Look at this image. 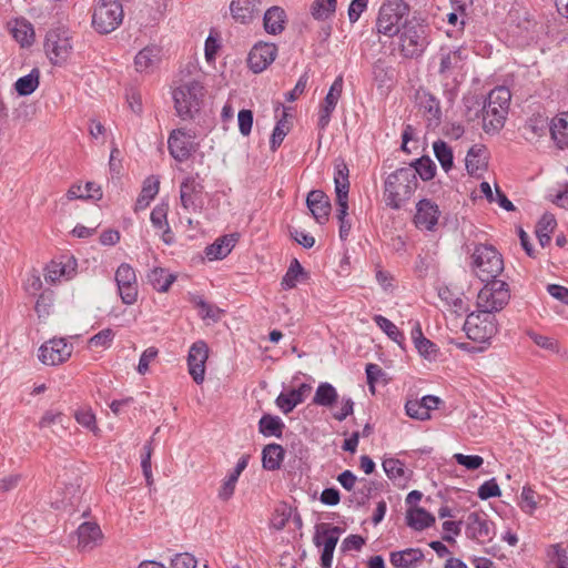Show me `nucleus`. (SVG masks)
Wrapping results in <instances>:
<instances>
[{
    "label": "nucleus",
    "instance_id": "obj_39",
    "mask_svg": "<svg viewBox=\"0 0 568 568\" xmlns=\"http://www.w3.org/2000/svg\"><path fill=\"white\" fill-rule=\"evenodd\" d=\"M334 172V184L336 195H348L349 181H348V168L344 161H339L335 164Z\"/></svg>",
    "mask_w": 568,
    "mask_h": 568
},
{
    "label": "nucleus",
    "instance_id": "obj_60",
    "mask_svg": "<svg viewBox=\"0 0 568 568\" xmlns=\"http://www.w3.org/2000/svg\"><path fill=\"white\" fill-rule=\"evenodd\" d=\"M239 130L243 135H248L253 125V112L243 109L237 114Z\"/></svg>",
    "mask_w": 568,
    "mask_h": 568
},
{
    "label": "nucleus",
    "instance_id": "obj_62",
    "mask_svg": "<svg viewBox=\"0 0 568 568\" xmlns=\"http://www.w3.org/2000/svg\"><path fill=\"white\" fill-rule=\"evenodd\" d=\"M64 275L65 266L60 262L52 261L45 268L44 277L47 282L54 283Z\"/></svg>",
    "mask_w": 568,
    "mask_h": 568
},
{
    "label": "nucleus",
    "instance_id": "obj_12",
    "mask_svg": "<svg viewBox=\"0 0 568 568\" xmlns=\"http://www.w3.org/2000/svg\"><path fill=\"white\" fill-rule=\"evenodd\" d=\"M114 280L122 303L134 304L139 294L135 270L128 263H121L115 271Z\"/></svg>",
    "mask_w": 568,
    "mask_h": 568
},
{
    "label": "nucleus",
    "instance_id": "obj_59",
    "mask_svg": "<svg viewBox=\"0 0 568 568\" xmlns=\"http://www.w3.org/2000/svg\"><path fill=\"white\" fill-rule=\"evenodd\" d=\"M369 0H352L348 7V20L355 23L359 20L362 13L367 9Z\"/></svg>",
    "mask_w": 568,
    "mask_h": 568
},
{
    "label": "nucleus",
    "instance_id": "obj_46",
    "mask_svg": "<svg viewBox=\"0 0 568 568\" xmlns=\"http://www.w3.org/2000/svg\"><path fill=\"white\" fill-rule=\"evenodd\" d=\"M359 484L361 486L353 490V495L349 497V503L362 507L369 500L372 493L375 489V485L366 478H362Z\"/></svg>",
    "mask_w": 568,
    "mask_h": 568
},
{
    "label": "nucleus",
    "instance_id": "obj_36",
    "mask_svg": "<svg viewBox=\"0 0 568 568\" xmlns=\"http://www.w3.org/2000/svg\"><path fill=\"white\" fill-rule=\"evenodd\" d=\"M285 425L278 416L264 414L258 422V430L263 436L282 437Z\"/></svg>",
    "mask_w": 568,
    "mask_h": 568
},
{
    "label": "nucleus",
    "instance_id": "obj_63",
    "mask_svg": "<svg viewBox=\"0 0 568 568\" xmlns=\"http://www.w3.org/2000/svg\"><path fill=\"white\" fill-rule=\"evenodd\" d=\"M308 74L307 72L303 73L300 79L297 80L295 87L293 90L286 93L285 98L287 101L293 102L296 99H298L305 91L307 83H308Z\"/></svg>",
    "mask_w": 568,
    "mask_h": 568
},
{
    "label": "nucleus",
    "instance_id": "obj_10",
    "mask_svg": "<svg viewBox=\"0 0 568 568\" xmlns=\"http://www.w3.org/2000/svg\"><path fill=\"white\" fill-rule=\"evenodd\" d=\"M204 185L199 174L189 175L180 184L181 206L187 213H201L204 207Z\"/></svg>",
    "mask_w": 568,
    "mask_h": 568
},
{
    "label": "nucleus",
    "instance_id": "obj_37",
    "mask_svg": "<svg viewBox=\"0 0 568 568\" xmlns=\"http://www.w3.org/2000/svg\"><path fill=\"white\" fill-rule=\"evenodd\" d=\"M148 280L158 292H166L175 281V276L164 268L155 267L148 274Z\"/></svg>",
    "mask_w": 568,
    "mask_h": 568
},
{
    "label": "nucleus",
    "instance_id": "obj_40",
    "mask_svg": "<svg viewBox=\"0 0 568 568\" xmlns=\"http://www.w3.org/2000/svg\"><path fill=\"white\" fill-rule=\"evenodd\" d=\"M337 392L329 383H321L315 392L313 403L320 406L331 407L337 400Z\"/></svg>",
    "mask_w": 568,
    "mask_h": 568
},
{
    "label": "nucleus",
    "instance_id": "obj_16",
    "mask_svg": "<svg viewBox=\"0 0 568 568\" xmlns=\"http://www.w3.org/2000/svg\"><path fill=\"white\" fill-rule=\"evenodd\" d=\"M209 358V346L206 342L199 339L194 342L187 354L189 374L193 381L201 385L205 378V364Z\"/></svg>",
    "mask_w": 568,
    "mask_h": 568
},
{
    "label": "nucleus",
    "instance_id": "obj_55",
    "mask_svg": "<svg viewBox=\"0 0 568 568\" xmlns=\"http://www.w3.org/2000/svg\"><path fill=\"white\" fill-rule=\"evenodd\" d=\"M151 456H152V445L151 442L146 443L143 446V453L141 455V467L143 475L145 477L146 484L150 486L153 483L152 469H151Z\"/></svg>",
    "mask_w": 568,
    "mask_h": 568
},
{
    "label": "nucleus",
    "instance_id": "obj_23",
    "mask_svg": "<svg viewBox=\"0 0 568 568\" xmlns=\"http://www.w3.org/2000/svg\"><path fill=\"white\" fill-rule=\"evenodd\" d=\"M78 548L82 551L93 549L102 538L100 527L94 523H83L78 530Z\"/></svg>",
    "mask_w": 568,
    "mask_h": 568
},
{
    "label": "nucleus",
    "instance_id": "obj_25",
    "mask_svg": "<svg viewBox=\"0 0 568 568\" xmlns=\"http://www.w3.org/2000/svg\"><path fill=\"white\" fill-rule=\"evenodd\" d=\"M465 166L470 175L481 176L487 169L485 148L481 145H473L465 158Z\"/></svg>",
    "mask_w": 568,
    "mask_h": 568
},
{
    "label": "nucleus",
    "instance_id": "obj_18",
    "mask_svg": "<svg viewBox=\"0 0 568 568\" xmlns=\"http://www.w3.org/2000/svg\"><path fill=\"white\" fill-rule=\"evenodd\" d=\"M276 55L277 47L274 43L258 42L248 52L247 65L254 73H261L275 60Z\"/></svg>",
    "mask_w": 568,
    "mask_h": 568
},
{
    "label": "nucleus",
    "instance_id": "obj_19",
    "mask_svg": "<svg viewBox=\"0 0 568 568\" xmlns=\"http://www.w3.org/2000/svg\"><path fill=\"white\" fill-rule=\"evenodd\" d=\"M439 216L440 211L438 205L429 199H423L416 204V213L413 221L418 230L434 231Z\"/></svg>",
    "mask_w": 568,
    "mask_h": 568
},
{
    "label": "nucleus",
    "instance_id": "obj_41",
    "mask_svg": "<svg viewBox=\"0 0 568 568\" xmlns=\"http://www.w3.org/2000/svg\"><path fill=\"white\" fill-rule=\"evenodd\" d=\"M484 513H471L468 515L469 529L477 538H486L490 534V526Z\"/></svg>",
    "mask_w": 568,
    "mask_h": 568
},
{
    "label": "nucleus",
    "instance_id": "obj_34",
    "mask_svg": "<svg viewBox=\"0 0 568 568\" xmlns=\"http://www.w3.org/2000/svg\"><path fill=\"white\" fill-rule=\"evenodd\" d=\"M160 181L154 176H149L142 186L141 193L136 199L134 210L142 211L145 210L150 202L159 193Z\"/></svg>",
    "mask_w": 568,
    "mask_h": 568
},
{
    "label": "nucleus",
    "instance_id": "obj_45",
    "mask_svg": "<svg viewBox=\"0 0 568 568\" xmlns=\"http://www.w3.org/2000/svg\"><path fill=\"white\" fill-rule=\"evenodd\" d=\"M374 322L392 341L397 343L399 346L403 345L405 336L393 322L383 315H375Z\"/></svg>",
    "mask_w": 568,
    "mask_h": 568
},
{
    "label": "nucleus",
    "instance_id": "obj_30",
    "mask_svg": "<svg viewBox=\"0 0 568 568\" xmlns=\"http://www.w3.org/2000/svg\"><path fill=\"white\" fill-rule=\"evenodd\" d=\"M549 131L551 138L560 149L568 146V112H562L555 116L549 126Z\"/></svg>",
    "mask_w": 568,
    "mask_h": 568
},
{
    "label": "nucleus",
    "instance_id": "obj_64",
    "mask_svg": "<svg viewBox=\"0 0 568 568\" xmlns=\"http://www.w3.org/2000/svg\"><path fill=\"white\" fill-rule=\"evenodd\" d=\"M158 355V349L155 347L146 348L140 356L138 364V372L144 375L149 371V365L151 361H153Z\"/></svg>",
    "mask_w": 568,
    "mask_h": 568
},
{
    "label": "nucleus",
    "instance_id": "obj_24",
    "mask_svg": "<svg viewBox=\"0 0 568 568\" xmlns=\"http://www.w3.org/2000/svg\"><path fill=\"white\" fill-rule=\"evenodd\" d=\"M423 559L424 552L419 548H406L389 554V561L395 568H417Z\"/></svg>",
    "mask_w": 568,
    "mask_h": 568
},
{
    "label": "nucleus",
    "instance_id": "obj_28",
    "mask_svg": "<svg viewBox=\"0 0 568 568\" xmlns=\"http://www.w3.org/2000/svg\"><path fill=\"white\" fill-rule=\"evenodd\" d=\"M237 241L236 234L224 235L205 248V255L210 261L226 257Z\"/></svg>",
    "mask_w": 568,
    "mask_h": 568
},
{
    "label": "nucleus",
    "instance_id": "obj_38",
    "mask_svg": "<svg viewBox=\"0 0 568 568\" xmlns=\"http://www.w3.org/2000/svg\"><path fill=\"white\" fill-rule=\"evenodd\" d=\"M436 159L445 172H449L454 166V155L452 148L444 141L437 140L433 144Z\"/></svg>",
    "mask_w": 568,
    "mask_h": 568
},
{
    "label": "nucleus",
    "instance_id": "obj_2",
    "mask_svg": "<svg viewBox=\"0 0 568 568\" xmlns=\"http://www.w3.org/2000/svg\"><path fill=\"white\" fill-rule=\"evenodd\" d=\"M399 51L404 58H419L429 44V26L420 18L406 19L398 32Z\"/></svg>",
    "mask_w": 568,
    "mask_h": 568
},
{
    "label": "nucleus",
    "instance_id": "obj_44",
    "mask_svg": "<svg viewBox=\"0 0 568 568\" xmlns=\"http://www.w3.org/2000/svg\"><path fill=\"white\" fill-rule=\"evenodd\" d=\"M39 85V71L33 69L29 74L21 77L14 83L17 92L22 95H30Z\"/></svg>",
    "mask_w": 568,
    "mask_h": 568
},
{
    "label": "nucleus",
    "instance_id": "obj_49",
    "mask_svg": "<svg viewBox=\"0 0 568 568\" xmlns=\"http://www.w3.org/2000/svg\"><path fill=\"white\" fill-rule=\"evenodd\" d=\"M338 100L326 95L320 106L317 126L320 130H325L331 121L332 113L334 112Z\"/></svg>",
    "mask_w": 568,
    "mask_h": 568
},
{
    "label": "nucleus",
    "instance_id": "obj_9",
    "mask_svg": "<svg viewBox=\"0 0 568 568\" xmlns=\"http://www.w3.org/2000/svg\"><path fill=\"white\" fill-rule=\"evenodd\" d=\"M342 532V528L329 524L322 523L315 526L313 542L316 547H323L321 554L322 568L332 567L334 550Z\"/></svg>",
    "mask_w": 568,
    "mask_h": 568
},
{
    "label": "nucleus",
    "instance_id": "obj_35",
    "mask_svg": "<svg viewBox=\"0 0 568 568\" xmlns=\"http://www.w3.org/2000/svg\"><path fill=\"white\" fill-rule=\"evenodd\" d=\"M307 277L304 267L301 265L297 258H293L290 266L282 278L281 286L283 290H292L296 287L297 283Z\"/></svg>",
    "mask_w": 568,
    "mask_h": 568
},
{
    "label": "nucleus",
    "instance_id": "obj_22",
    "mask_svg": "<svg viewBox=\"0 0 568 568\" xmlns=\"http://www.w3.org/2000/svg\"><path fill=\"white\" fill-rule=\"evenodd\" d=\"M161 60V49L158 45H148L140 50L134 59V65L140 73L152 72Z\"/></svg>",
    "mask_w": 568,
    "mask_h": 568
},
{
    "label": "nucleus",
    "instance_id": "obj_21",
    "mask_svg": "<svg viewBox=\"0 0 568 568\" xmlns=\"http://www.w3.org/2000/svg\"><path fill=\"white\" fill-rule=\"evenodd\" d=\"M312 390V386L306 383H302L297 388L288 392H282L275 403L277 407L284 414L291 413L297 405L302 404L306 395Z\"/></svg>",
    "mask_w": 568,
    "mask_h": 568
},
{
    "label": "nucleus",
    "instance_id": "obj_47",
    "mask_svg": "<svg viewBox=\"0 0 568 568\" xmlns=\"http://www.w3.org/2000/svg\"><path fill=\"white\" fill-rule=\"evenodd\" d=\"M13 38L21 44V47H29L33 43L34 31L31 23L27 21H17L12 29Z\"/></svg>",
    "mask_w": 568,
    "mask_h": 568
},
{
    "label": "nucleus",
    "instance_id": "obj_31",
    "mask_svg": "<svg viewBox=\"0 0 568 568\" xmlns=\"http://www.w3.org/2000/svg\"><path fill=\"white\" fill-rule=\"evenodd\" d=\"M407 525L415 530H424L435 524V517L422 507H415L407 510Z\"/></svg>",
    "mask_w": 568,
    "mask_h": 568
},
{
    "label": "nucleus",
    "instance_id": "obj_1",
    "mask_svg": "<svg viewBox=\"0 0 568 568\" xmlns=\"http://www.w3.org/2000/svg\"><path fill=\"white\" fill-rule=\"evenodd\" d=\"M418 186L412 168H400L390 173L384 183L385 204L393 210H400L412 197Z\"/></svg>",
    "mask_w": 568,
    "mask_h": 568
},
{
    "label": "nucleus",
    "instance_id": "obj_29",
    "mask_svg": "<svg viewBox=\"0 0 568 568\" xmlns=\"http://www.w3.org/2000/svg\"><path fill=\"white\" fill-rule=\"evenodd\" d=\"M69 418L61 412L48 410L38 423L40 429L51 428L57 436H62L68 429Z\"/></svg>",
    "mask_w": 568,
    "mask_h": 568
},
{
    "label": "nucleus",
    "instance_id": "obj_57",
    "mask_svg": "<svg viewBox=\"0 0 568 568\" xmlns=\"http://www.w3.org/2000/svg\"><path fill=\"white\" fill-rule=\"evenodd\" d=\"M239 477L233 471L224 479L220 490H219V497L222 500H229L235 490L236 483L239 480Z\"/></svg>",
    "mask_w": 568,
    "mask_h": 568
},
{
    "label": "nucleus",
    "instance_id": "obj_15",
    "mask_svg": "<svg viewBox=\"0 0 568 568\" xmlns=\"http://www.w3.org/2000/svg\"><path fill=\"white\" fill-rule=\"evenodd\" d=\"M72 49L69 37L65 31L50 30L44 40V50L53 64H61L64 62Z\"/></svg>",
    "mask_w": 568,
    "mask_h": 568
},
{
    "label": "nucleus",
    "instance_id": "obj_48",
    "mask_svg": "<svg viewBox=\"0 0 568 568\" xmlns=\"http://www.w3.org/2000/svg\"><path fill=\"white\" fill-rule=\"evenodd\" d=\"M293 515V508L285 503L277 505L271 518V526L276 530H282Z\"/></svg>",
    "mask_w": 568,
    "mask_h": 568
},
{
    "label": "nucleus",
    "instance_id": "obj_52",
    "mask_svg": "<svg viewBox=\"0 0 568 568\" xmlns=\"http://www.w3.org/2000/svg\"><path fill=\"white\" fill-rule=\"evenodd\" d=\"M168 212V203H160L152 210L150 219L154 227L169 231Z\"/></svg>",
    "mask_w": 568,
    "mask_h": 568
},
{
    "label": "nucleus",
    "instance_id": "obj_6",
    "mask_svg": "<svg viewBox=\"0 0 568 568\" xmlns=\"http://www.w3.org/2000/svg\"><path fill=\"white\" fill-rule=\"evenodd\" d=\"M495 282H484V287L479 291L477 296V308L479 314L474 315L470 314L465 323V328L467 331V335L471 339H488L489 337H486L485 335H479V327L475 320H479L480 316L484 317V322L488 321V317L494 315V312L497 311V297H496V288H495Z\"/></svg>",
    "mask_w": 568,
    "mask_h": 568
},
{
    "label": "nucleus",
    "instance_id": "obj_61",
    "mask_svg": "<svg viewBox=\"0 0 568 568\" xmlns=\"http://www.w3.org/2000/svg\"><path fill=\"white\" fill-rule=\"evenodd\" d=\"M196 306L202 318H211L213 321H217L220 318L221 310L204 300L200 298L196 302Z\"/></svg>",
    "mask_w": 568,
    "mask_h": 568
},
{
    "label": "nucleus",
    "instance_id": "obj_58",
    "mask_svg": "<svg viewBox=\"0 0 568 568\" xmlns=\"http://www.w3.org/2000/svg\"><path fill=\"white\" fill-rule=\"evenodd\" d=\"M454 459L459 465H462L470 470L478 469L484 463V459L478 455H464L460 453L455 454Z\"/></svg>",
    "mask_w": 568,
    "mask_h": 568
},
{
    "label": "nucleus",
    "instance_id": "obj_33",
    "mask_svg": "<svg viewBox=\"0 0 568 568\" xmlns=\"http://www.w3.org/2000/svg\"><path fill=\"white\" fill-rule=\"evenodd\" d=\"M383 468L387 477L397 486L405 487L407 481L405 465L397 458H385Z\"/></svg>",
    "mask_w": 568,
    "mask_h": 568
},
{
    "label": "nucleus",
    "instance_id": "obj_51",
    "mask_svg": "<svg viewBox=\"0 0 568 568\" xmlns=\"http://www.w3.org/2000/svg\"><path fill=\"white\" fill-rule=\"evenodd\" d=\"M287 113L283 108L282 118L276 122V125L271 135L270 144L271 149L275 151L283 142L284 138L288 133V128H285Z\"/></svg>",
    "mask_w": 568,
    "mask_h": 568
},
{
    "label": "nucleus",
    "instance_id": "obj_26",
    "mask_svg": "<svg viewBox=\"0 0 568 568\" xmlns=\"http://www.w3.org/2000/svg\"><path fill=\"white\" fill-rule=\"evenodd\" d=\"M286 20L285 10L278 6H273L265 11L263 26L267 33L276 36L284 31Z\"/></svg>",
    "mask_w": 568,
    "mask_h": 568
},
{
    "label": "nucleus",
    "instance_id": "obj_8",
    "mask_svg": "<svg viewBox=\"0 0 568 568\" xmlns=\"http://www.w3.org/2000/svg\"><path fill=\"white\" fill-rule=\"evenodd\" d=\"M473 265L481 282L497 278V250L493 244H478L473 253Z\"/></svg>",
    "mask_w": 568,
    "mask_h": 568
},
{
    "label": "nucleus",
    "instance_id": "obj_13",
    "mask_svg": "<svg viewBox=\"0 0 568 568\" xmlns=\"http://www.w3.org/2000/svg\"><path fill=\"white\" fill-rule=\"evenodd\" d=\"M195 133L184 128L171 131L168 139V149L170 155L178 162L186 161L192 152L195 151Z\"/></svg>",
    "mask_w": 568,
    "mask_h": 568
},
{
    "label": "nucleus",
    "instance_id": "obj_43",
    "mask_svg": "<svg viewBox=\"0 0 568 568\" xmlns=\"http://www.w3.org/2000/svg\"><path fill=\"white\" fill-rule=\"evenodd\" d=\"M557 223L552 215L545 214L538 222L536 227V235L539 244L545 247L550 242V234L555 230Z\"/></svg>",
    "mask_w": 568,
    "mask_h": 568
},
{
    "label": "nucleus",
    "instance_id": "obj_42",
    "mask_svg": "<svg viewBox=\"0 0 568 568\" xmlns=\"http://www.w3.org/2000/svg\"><path fill=\"white\" fill-rule=\"evenodd\" d=\"M408 168L413 169L414 176H420L423 181H429L435 176L436 164L428 156H422L412 163Z\"/></svg>",
    "mask_w": 568,
    "mask_h": 568
},
{
    "label": "nucleus",
    "instance_id": "obj_50",
    "mask_svg": "<svg viewBox=\"0 0 568 568\" xmlns=\"http://www.w3.org/2000/svg\"><path fill=\"white\" fill-rule=\"evenodd\" d=\"M336 10V0H314L312 16L317 20L329 18Z\"/></svg>",
    "mask_w": 568,
    "mask_h": 568
},
{
    "label": "nucleus",
    "instance_id": "obj_27",
    "mask_svg": "<svg viewBox=\"0 0 568 568\" xmlns=\"http://www.w3.org/2000/svg\"><path fill=\"white\" fill-rule=\"evenodd\" d=\"M232 17L241 23H250L258 13L256 0H232L230 4Z\"/></svg>",
    "mask_w": 568,
    "mask_h": 568
},
{
    "label": "nucleus",
    "instance_id": "obj_14",
    "mask_svg": "<svg viewBox=\"0 0 568 568\" xmlns=\"http://www.w3.org/2000/svg\"><path fill=\"white\" fill-rule=\"evenodd\" d=\"M439 60L438 73L443 79L453 78L460 72L467 59L466 50L462 47H442L437 54Z\"/></svg>",
    "mask_w": 568,
    "mask_h": 568
},
{
    "label": "nucleus",
    "instance_id": "obj_32",
    "mask_svg": "<svg viewBox=\"0 0 568 568\" xmlns=\"http://www.w3.org/2000/svg\"><path fill=\"white\" fill-rule=\"evenodd\" d=\"M285 452L278 444H268L262 450V464L266 470H276L281 468Z\"/></svg>",
    "mask_w": 568,
    "mask_h": 568
},
{
    "label": "nucleus",
    "instance_id": "obj_5",
    "mask_svg": "<svg viewBox=\"0 0 568 568\" xmlns=\"http://www.w3.org/2000/svg\"><path fill=\"white\" fill-rule=\"evenodd\" d=\"M204 87L199 81L181 84L173 91L174 108L182 120H191L200 111Z\"/></svg>",
    "mask_w": 568,
    "mask_h": 568
},
{
    "label": "nucleus",
    "instance_id": "obj_20",
    "mask_svg": "<svg viewBox=\"0 0 568 568\" xmlns=\"http://www.w3.org/2000/svg\"><path fill=\"white\" fill-rule=\"evenodd\" d=\"M306 204L316 222L324 224L328 221L331 202L328 196L323 191H311L307 194Z\"/></svg>",
    "mask_w": 568,
    "mask_h": 568
},
{
    "label": "nucleus",
    "instance_id": "obj_54",
    "mask_svg": "<svg viewBox=\"0 0 568 568\" xmlns=\"http://www.w3.org/2000/svg\"><path fill=\"white\" fill-rule=\"evenodd\" d=\"M115 334L111 328H104L99 333L94 334L89 339V345L91 347H103L106 348L111 345Z\"/></svg>",
    "mask_w": 568,
    "mask_h": 568
},
{
    "label": "nucleus",
    "instance_id": "obj_7",
    "mask_svg": "<svg viewBox=\"0 0 568 568\" xmlns=\"http://www.w3.org/2000/svg\"><path fill=\"white\" fill-rule=\"evenodd\" d=\"M123 17L119 0H100L92 16V26L99 33L108 34L122 23Z\"/></svg>",
    "mask_w": 568,
    "mask_h": 568
},
{
    "label": "nucleus",
    "instance_id": "obj_17",
    "mask_svg": "<svg viewBox=\"0 0 568 568\" xmlns=\"http://www.w3.org/2000/svg\"><path fill=\"white\" fill-rule=\"evenodd\" d=\"M73 346L64 338H53L45 342L39 348V359L45 365H59L65 362L72 354Z\"/></svg>",
    "mask_w": 568,
    "mask_h": 568
},
{
    "label": "nucleus",
    "instance_id": "obj_11",
    "mask_svg": "<svg viewBox=\"0 0 568 568\" xmlns=\"http://www.w3.org/2000/svg\"><path fill=\"white\" fill-rule=\"evenodd\" d=\"M495 92V89L490 90L487 99H483L476 95L468 97L464 99L465 106L467 109L466 115L470 120H475L479 118L481 114L483 118V128L486 132L495 131L497 120V108L493 106L491 97Z\"/></svg>",
    "mask_w": 568,
    "mask_h": 568
},
{
    "label": "nucleus",
    "instance_id": "obj_56",
    "mask_svg": "<svg viewBox=\"0 0 568 568\" xmlns=\"http://www.w3.org/2000/svg\"><path fill=\"white\" fill-rule=\"evenodd\" d=\"M74 418L81 426H83L90 430L98 429L97 422H95V415L93 414V412L90 408L78 409L74 413Z\"/></svg>",
    "mask_w": 568,
    "mask_h": 568
},
{
    "label": "nucleus",
    "instance_id": "obj_53",
    "mask_svg": "<svg viewBox=\"0 0 568 568\" xmlns=\"http://www.w3.org/2000/svg\"><path fill=\"white\" fill-rule=\"evenodd\" d=\"M406 414L414 419L426 420L430 418V414L422 405L419 399L407 400L405 404Z\"/></svg>",
    "mask_w": 568,
    "mask_h": 568
},
{
    "label": "nucleus",
    "instance_id": "obj_4",
    "mask_svg": "<svg viewBox=\"0 0 568 568\" xmlns=\"http://www.w3.org/2000/svg\"><path fill=\"white\" fill-rule=\"evenodd\" d=\"M410 7L404 0H384L379 7L375 28L377 33L393 38L409 19Z\"/></svg>",
    "mask_w": 568,
    "mask_h": 568
},
{
    "label": "nucleus",
    "instance_id": "obj_3",
    "mask_svg": "<svg viewBox=\"0 0 568 568\" xmlns=\"http://www.w3.org/2000/svg\"><path fill=\"white\" fill-rule=\"evenodd\" d=\"M506 23L508 24V32L514 38L513 44L517 45L538 41L544 32V24L531 20L526 8L519 4L509 10Z\"/></svg>",
    "mask_w": 568,
    "mask_h": 568
}]
</instances>
